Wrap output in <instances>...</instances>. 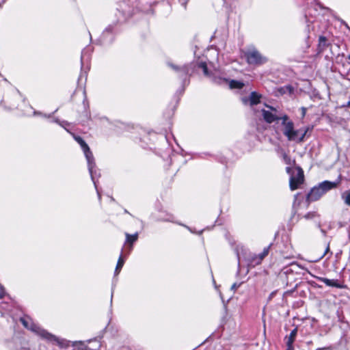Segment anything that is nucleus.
I'll use <instances>...</instances> for the list:
<instances>
[{"label": "nucleus", "instance_id": "nucleus-16", "mask_svg": "<svg viewBox=\"0 0 350 350\" xmlns=\"http://www.w3.org/2000/svg\"><path fill=\"white\" fill-rule=\"evenodd\" d=\"M126 242L132 244L137 240L138 234L135 233V234L131 235V234H129V233H126Z\"/></svg>", "mask_w": 350, "mask_h": 350}, {"label": "nucleus", "instance_id": "nucleus-23", "mask_svg": "<svg viewBox=\"0 0 350 350\" xmlns=\"http://www.w3.org/2000/svg\"><path fill=\"white\" fill-rule=\"evenodd\" d=\"M79 343H80V347H79L80 350H88L87 345H85V344H83L81 342H80Z\"/></svg>", "mask_w": 350, "mask_h": 350}, {"label": "nucleus", "instance_id": "nucleus-10", "mask_svg": "<svg viewBox=\"0 0 350 350\" xmlns=\"http://www.w3.org/2000/svg\"><path fill=\"white\" fill-rule=\"evenodd\" d=\"M318 280L328 286L340 288L341 286L338 283L337 280H330L326 278H319Z\"/></svg>", "mask_w": 350, "mask_h": 350}, {"label": "nucleus", "instance_id": "nucleus-14", "mask_svg": "<svg viewBox=\"0 0 350 350\" xmlns=\"http://www.w3.org/2000/svg\"><path fill=\"white\" fill-rule=\"evenodd\" d=\"M230 88L231 89L233 88H237V89H241L243 88L244 84L242 82L236 81V80H231L229 83Z\"/></svg>", "mask_w": 350, "mask_h": 350}, {"label": "nucleus", "instance_id": "nucleus-18", "mask_svg": "<svg viewBox=\"0 0 350 350\" xmlns=\"http://www.w3.org/2000/svg\"><path fill=\"white\" fill-rule=\"evenodd\" d=\"M316 216H317V214L314 212L308 213L307 214H306L304 215V218H306V219H309L314 218Z\"/></svg>", "mask_w": 350, "mask_h": 350}, {"label": "nucleus", "instance_id": "nucleus-27", "mask_svg": "<svg viewBox=\"0 0 350 350\" xmlns=\"http://www.w3.org/2000/svg\"><path fill=\"white\" fill-rule=\"evenodd\" d=\"M286 172L288 174H291V168L288 167H286Z\"/></svg>", "mask_w": 350, "mask_h": 350}, {"label": "nucleus", "instance_id": "nucleus-11", "mask_svg": "<svg viewBox=\"0 0 350 350\" xmlns=\"http://www.w3.org/2000/svg\"><path fill=\"white\" fill-rule=\"evenodd\" d=\"M327 38L325 36H320L319 38L318 51L322 53L327 46Z\"/></svg>", "mask_w": 350, "mask_h": 350}, {"label": "nucleus", "instance_id": "nucleus-2", "mask_svg": "<svg viewBox=\"0 0 350 350\" xmlns=\"http://www.w3.org/2000/svg\"><path fill=\"white\" fill-rule=\"evenodd\" d=\"M336 187V183L330 181H323L319 186L313 187L310 193L307 195V200L308 202H314L318 200L327 191Z\"/></svg>", "mask_w": 350, "mask_h": 350}, {"label": "nucleus", "instance_id": "nucleus-9", "mask_svg": "<svg viewBox=\"0 0 350 350\" xmlns=\"http://www.w3.org/2000/svg\"><path fill=\"white\" fill-rule=\"evenodd\" d=\"M297 334V327H295L293 329L289 336L286 337V345H287V350H293V344L295 340L296 336Z\"/></svg>", "mask_w": 350, "mask_h": 350}, {"label": "nucleus", "instance_id": "nucleus-29", "mask_svg": "<svg viewBox=\"0 0 350 350\" xmlns=\"http://www.w3.org/2000/svg\"><path fill=\"white\" fill-rule=\"evenodd\" d=\"M348 59L350 60V55H349Z\"/></svg>", "mask_w": 350, "mask_h": 350}, {"label": "nucleus", "instance_id": "nucleus-21", "mask_svg": "<svg viewBox=\"0 0 350 350\" xmlns=\"http://www.w3.org/2000/svg\"><path fill=\"white\" fill-rule=\"evenodd\" d=\"M258 259V256H254L253 257H252L251 260H250V264L252 265V266H255L256 265L254 264V261H256Z\"/></svg>", "mask_w": 350, "mask_h": 350}, {"label": "nucleus", "instance_id": "nucleus-25", "mask_svg": "<svg viewBox=\"0 0 350 350\" xmlns=\"http://www.w3.org/2000/svg\"><path fill=\"white\" fill-rule=\"evenodd\" d=\"M329 252V244L328 243L325 248V252L323 253V254L321 256V258L323 257H324L326 255V254L328 253Z\"/></svg>", "mask_w": 350, "mask_h": 350}, {"label": "nucleus", "instance_id": "nucleus-17", "mask_svg": "<svg viewBox=\"0 0 350 350\" xmlns=\"http://www.w3.org/2000/svg\"><path fill=\"white\" fill-rule=\"evenodd\" d=\"M342 198L346 204L350 205V190L345 191L342 194Z\"/></svg>", "mask_w": 350, "mask_h": 350}, {"label": "nucleus", "instance_id": "nucleus-26", "mask_svg": "<svg viewBox=\"0 0 350 350\" xmlns=\"http://www.w3.org/2000/svg\"><path fill=\"white\" fill-rule=\"evenodd\" d=\"M318 228H320V230H321V232L322 234H323V236H326V231H325L324 229L321 228V224H318Z\"/></svg>", "mask_w": 350, "mask_h": 350}, {"label": "nucleus", "instance_id": "nucleus-5", "mask_svg": "<svg viewBox=\"0 0 350 350\" xmlns=\"http://www.w3.org/2000/svg\"><path fill=\"white\" fill-rule=\"evenodd\" d=\"M20 321L22 323V324L24 325V327L31 330L32 332L37 333L42 338H44L49 341H51V342H55L58 344L60 343L59 339L55 335H53V334L49 333L47 331H46L43 329H41L40 327H39L38 326H37L36 325H35L33 323H31V325H29L28 321L24 318H21Z\"/></svg>", "mask_w": 350, "mask_h": 350}, {"label": "nucleus", "instance_id": "nucleus-6", "mask_svg": "<svg viewBox=\"0 0 350 350\" xmlns=\"http://www.w3.org/2000/svg\"><path fill=\"white\" fill-rule=\"evenodd\" d=\"M245 56L249 64L261 65L267 61V59L255 49L248 50L245 53Z\"/></svg>", "mask_w": 350, "mask_h": 350}, {"label": "nucleus", "instance_id": "nucleus-1", "mask_svg": "<svg viewBox=\"0 0 350 350\" xmlns=\"http://www.w3.org/2000/svg\"><path fill=\"white\" fill-rule=\"evenodd\" d=\"M281 120L283 126L282 133L288 141H295L298 143L304 141L305 136L309 130L308 127L295 130L293 122L289 120L288 116L286 114L282 116Z\"/></svg>", "mask_w": 350, "mask_h": 350}, {"label": "nucleus", "instance_id": "nucleus-12", "mask_svg": "<svg viewBox=\"0 0 350 350\" xmlns=\"http://www.w3.org/2000/svg\"><path fill=\"white\" fill-rule=\"evenodd\" d=\"M270 246L265 247L262 252L259 254L258 256V259L256 261H254L255 265H259L261 263L263 258L268 255L269 251Z\"/></svg>", "mask_w": 350, "mask_h": 350}, {"label": "nucleus", "instance_id": "nucleus-13", "mask_svg": "<svg viewBox=\"0 0 350 350\" xmlns=\"http://www.w3.org/2000/svg\"><path fill=\"white\" fill-rule=\"evenodd\" d=\"M260 96L256 92H252L250 96V102L251 105H254L260 103Z\"/></svg>", "mask_w": 350, "mask_h": 350}, {"label": "nucleus", "instance_id": "nucleus-7", "mask_svg": "<svg viewBox=\"0 0 350 350\" xmlns=\"http://www.w3.org/2000/svg\"><path fill=\"white\" fill-rule=\"evenodd\" d=\"M295 170L296 174L293 173L289 180V186L292 191L297 189L304 180V171L300 167H297Z\"/></svg>", "mask_w": 350, "mask_h": 350}, {"label": "nucleus", "instance_id": "nucleus-8", "mask_svg": "<svg viewBox=\"0 0 350 350\" xmlns=\"http://www.w3.org/2000/svg\"><path fill=\"white\" fill-rule=\"evenodd\" d=\"M268 107L271 110V111L265 109L262 110V117L267 123H272L275 120H281L282 116L279 115L276 109L272 107Z\"/></svg>", "mask_w": 350, "mask_h": 350}, {"label": "nucleus", "instance_id": "nucleus-22", "mask_svg": "<svg viewBox=\"0 0 350 350\" xmlns=\"http://www.w3.org/2000/svg\"><path fill=\"white\" fill-rule=\"evenodd\" d=\"M5 295V290L3 286H0V299L3 298Z\"/></svg>", "mask_w": 350, "mask_h": 350}, {"label": "nucleus", "instance_id": "nucleus-24", "mask_svg": "<svg viewBox=\"0 0 350 350\" xmlns=\"http://www.w3.org/2000/svg\"><path fill=\"white\" fill-rule=\"evenodd\" d=\"M239 286L240 284L234 283L231 286V289L233 291H236L239 287Z\"/></svg>", "mask_w": 350, "mask_h": 350}, {"label": "nucleus", "instance_id": "nucleus-15", "mask_svg": "<svg viewBox=\"0 0 350 350\" xmlns=\"http://www.w3.org/2000/svg\"><path fill=\"white\" fill-rule=\"evenodd\" d=\"M124 261L122 258V254L120 255V256L118 258V262H117V265H116V269H115V274L117 275L120 273L122 267H123L124 265Z\"/></svg>", "mask_w": 350, "mask_h": 350}, {"label": "nucleus", "instance_id": "nucleus-19", "mask_svg": "<svg viewBox=\"0 0 350 350\" xmlns=\"http://www.w3.org/2000/svg\"><path fill=\"white\" fill-rule=\"evenodd\" d=\"M214 82L218 84H223L224 83H226L227 80L222 78H215Z\"/></svg>", "mask_w": 350, "mask_h": 350}, {"label": "nucleus", "instance_id": "nucleus-20", "mask_svg": "<svg viewBox=\"0 0 350 350\" xmlns=\"http://www.w3.org/2000/svg\"><path fill=\"white\" fill-rule=\"evenodd\" d=\"M283 159L286 164H288V165L291 164V158L287 154H286V153L283 154Z\"/></svg>", "mask_w": 350, "mask_h": 350}, {"label": "nucleus", "instance_id": "nucleus-3", "mask_svg": "<svg viewBox=\"0 0 350 350\" xmlns=\"http://www.w3.org/2000/svg\"><path fill=\"white\" fill-rule=\"evenodd\" d=\"M169 66L179 74L180 77H184L188 75H191L196 67L201 68L204 75L208 76L207 65L206 62H204L192 63L188 65H185L182 67H178L172 64H170Z\"/></svg>", "mask_w": 350, "mask_h": 350}, {"label": "nucleus", "instance_id": "nucleus-28", "mask_svg": "<svg viewBox=\"0 0 350 350\" xmlns=\"http://www.w3.org/2000/svg\"><path fill=\"white\" fill-rule=\"evenodd\" d=\"M345 106L350 107V100L347 103Z\"/></svg>", "mask_w": 350, "mask_h": 350}, {"label": "nucleus", "instance_id": "nucleus-4", "mask_svg": "<svg viewBox=\"0 0 350 350\" xmlns=\"http://www.w3.org/2000/svg\"><path fill=\"white\" fill-rule=\"evenodd\" d=\"M76 141L80 144L81 148L83 149L85 158L88 161V170L90 174L92 180H93L94 185H96V183L94 180V177L96 175V171L94 169L96 167V163L94 162V158L92 152H91L89 146L85 142V141L81 137H75Z\"/></svg>", "mask_w": 350, "mask_h": 350}]
</instances>
